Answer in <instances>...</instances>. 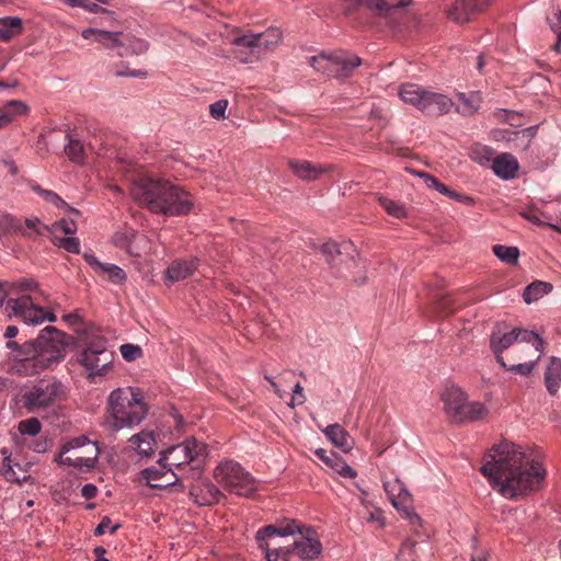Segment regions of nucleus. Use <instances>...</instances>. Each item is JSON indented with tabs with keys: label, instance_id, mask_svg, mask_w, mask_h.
Instances as JSON below:
<instances>
[{
	"label": "nucleus",
	"instance_id": "5701e85b",
	"mask_svg": "<svg viewBox=\"0 0 561 561\" xmlns=\"http://www.w3.org/2000/svg\"><path fill=\"white\" fill-rule=\"evenodd\" d=\"M288 165L294 174L304 181H314L333 170L331 164H313L307 160H289Z\"/></svg>",
	"mask_w": 561,
	"mask_h": 561
},
{
	"label": "nucleus",
	"instance_id": "a878e982",
	"mask_svg": "<svg viewBox=\"0 0 561 561\" xmlns=\"http://www.w3.org/2000/svg\"><path fill=\"white\" fill-rule=\"evenodd\" d=\"M545 386L551 396H556L561 386V359L551 356L545 371Z\"/></svg>",
	"mask_w": 561,
	"mask_h": 561
},
{
	"label": "nucleus",
	"instance_id": "5fc2aeb1",
	"mask_svg": "<svg viewBox=\"0 0 561 561\" xmlns=\"http://www.w3.org/2000/svg\"><path fill=\"white\" fill-rule=\"evenodd\" d=\"M419 175L423 176L425 179V183L428 187H432V188L438 191L443 195L449 193V187H447L445 184L439 182L435 176L426 174V173H419Z\"/></svg>",
	"mask_w": 561,
	"mask_h": 561
},
{
	"label": "nucleus",
	"instance_id": "473e14b6",
	"mask_svg": "<svg viewBox=\"0 0 561 561\" xmlns=\"http://www.w3.org/2000/svg\"><path fill=\"white\" fill-rule=\"evenodd\" d=\"M383 489L396 507H398L399 503H404L410 496L404 484L397 478L390 481H385Z\"/></svg>",
	"mask_w": 561,
	"mask_h": 561
},
{
	"label": "nucleus",
	"instance_id": "a18cd8bd",
	"mask_svg": "<svg viewBox=\"0 0 561 561\" xmlns=\"http://www.w3.org/2000/svg\"><path fill=\"white\" fill-rule=\"evenodd\" d=\"M81 36L84 38V39H90L92 37H94L95 42H103L104 39H112V41H116L117 39V34L116 33H113V32H110V31H103V30H98V28H84L82 32H81Z\"/></svg>",
	"mask_w": 561,
	"mask_h": 561
},
{
	"label": "nucleus",
	"instance_id": "7c9ffc66",
	"mask_svg": "<svg viewBox=\"0 0 561 561\" xmlns=\"http://www.w3.org/2000/svg\"><path fill=\"white\" fill-rule=\"evenodd\" d=\"M456 98L459 102L456 111L463 116H471L480 108L481 96L478 92H471L469 94L458 92Z\"/></svg>",
	"mask_w": 561,
	"mask_h": 561
},
{
	"label": "nucleus",
	"instance_id": "ddd939ff",
	"mask_svg": "<svg viewBox=\"0 0 561 561\" xmlns=\"http://www.w3.org/2000/svg\"><path fill=\"white\" fill-rule=\"evenodd\" d=\"M114 360V352L103 336L91 337L78 356V363L88 371L89 377L102 376Z\"/></svg>",
	"mask_w": 561,
	"mask_h": 561
},
{
	"label": "nucleus",
	"instance_id": "6e6d98bb",
	"mask_svg": "<svg viewBox=\"0 0 561 561\" xmlns=\"http://www.w3.org/2000/svg\"><path fill=\"white\" fill-rule=\"evenodd\" d=\"M167 471H168V476H165L160 481V483H163V488L169 486V485H174L178 483H182L183 480L188 479V474L174 472L173 470L170 471L169 469Z\"/></svg>",
	"mask_w": 561,
	"mask_h": 561
},
{
	"label": "nucleus",
	"instance_id": "aec40b11",
	"mask_svg": "<svg viewBox=\"0 0 561 561\" xmlns=\"http://www.w3.org/2000/svg\"><path fill=\"white\" fill-rule=\"evenodd\" d=\"M199 259H176L170 263L163 273L164 284H173L191 277L199 266Z\"/></svg>",
	"mask_w": 561,
	"mask_h": 561
},
{
	"label": "nucleus",
	"instance_id": "052dcab7",
	"mask_svg": "<svg viewBox=\"0 0 561 561\" xmlns=\"http://www.w3.org/2000/svg\"><path fill=\"white\" fill-rule=\"evenodd\" d=\"M121 527L119 524L112 526V520L108 516H103L99 525L94 529V536H102L105 529L110 528L111 534H114Z\"/></svg>",
	"mask_w": 561,
	"mask_h": 561
},
{
	"label": "nucleus",
	"instance_id": "c756f323",
	"mask_svg": "<svg viewBox=\"0 0 561 561\" xmlns=\"http://www.w3.org/2000/svg\"><path fill=\"white\" fill-rule=\"evenodd\" d=\"M425 90L426 89L419 84L403 83L400 85L398 94L404 103L413 105L420 110Z\"/></svg>",
	"mask_w": 561,
	"mask_h": 561
},
{
	"label": "nucleus",
	"instance_id": "39448f33",
	"mask_svg": "<svg viewBox=\"0 0 561 561\" xmlns=\"http://www.w3.org/2000/svg\"><path fill=\"white\" fill-rule=\"evenodd\" d=\"M64 336L56 328L46 327L36 340L24 343L25 356L20 357L18 370L34 375L59 363L66 352Z\"/></svg>",
	"mask_w": 561,
	"mask_h": 561
},
{
	"label": "nucleus",
	"instance_id": "1a4fd4ad",
	"mask_svg": "<svg viewBox=\"0 0 561 561\" xmlns=\"http://www.w3.org/2000/svg\"><path fill=\"white\" fill-rule=\"evenodd\" d=\"M538 340L540 341V346L535 340H518L506 354V366L502 367L520 376H529L545 352V341L539 335Z\"/></svg>",
	"mask_w": 561,
	"mask_h": 561
},
{
	"label": "nucleus",
	"instance_id": "79ce46f5",
	"mask_svg": "<svg viewBox=\"0 0 561 561\" xmlns=\"http://www.w3.org/2000/svg\"><path fill=\"white\" fill-rule=\"evenodd\" d=\"M134 229L125 227L113 234L112 243L116 248L122 249L128 253L134 237Z\"/></svg>",
	"mask_w": 561,
	"mask_h": 561
},
{
	"label": "nucleus",
	"instance_id": "a211bd4d",
	"mask_svg": "<svg viewBox=\"0 0 561 561\" xmlns=\"http://www.w3.org/2000/svg\"><path fill=\"white\" fill-rule=\"evenodd\" d=\"M491 2L492 0H456L447 11V18L458 24L468 23L484 12Z\"/></svg>",
	"mask_w": 561,
	"mask_h": 561
},
{
	"label": "nucleus",
	"instance_id": "72a5a7b5",
	"mask_svg": "<svg viewBox=\"0 0 561 561\" xmlns=\"http://www.w3.org/2000/svg\"><path fill=\"white\" fill-rule=\"evenodd\" d=\"M553 289V286L551 283L542 282V280H536L531 284H529L523 293V299L526 304H531L534 301H537L545 295H548Z\"/></svg>",
	"mask_w": 561,
	"mask_h": 561
},
{
	"label": "nucleus",
	"instance_id": "4be33fe9",
	"mask_svg": "<svg viewBox=\"0 0 561 561\" xmlns=\"http://www.w3.org/2000/svg\"><path fill=\"white\" fill-rule=\"evenodd\" d=\"M84 261L101 276H106L113 284H124L127 279V275L123 268L115 264L102 263L98 260L94 254L84 253Z\"/></svg>",
	"mask_w": 561,
	"mask_h": 561
},
{
	"label": "nucleus",
	"instance_id": "412c9836",
	"mask_svg": "<svg viewBox=\"0 0 561 561\" xmlns=\"http://www.w3.org/2000/svg\"><path fill=\"white\" fill-rule=\"evenodd\" d=\"M454 102L445 94L425 90L420 111L426 115H444L450 112Z\"/></svg>",
	"mask_w": 561,
	"mask_h": 561
},
{
	"label": "nucleus",
	"instance_id": "b1692460",
	"mask_svg": "<svg viewBox=\"0 0 561 561\" xmlns=\"http://www.w3.org/2000/svg\"><path fill=\"white\" fill-rule=\"evenodd\" d=\"M518 169V161L512 153H502L492 159L493 172L503 180L514 179Z\"/></svg>",
	"mask_w": 561,
	"mask_h": 561
},
{
	"label": "nucleus",
	"instance_id": "e433bc0d",
	"mask_svg": "<svg viewBox=\"0 0 561 561\" xmlns=\"http://www.w3.org/2000/svg\"><path fill=\"white\" fill-rule=\"evenodd\" d=\"M377 201L389 216L397 219H403L408 216V211L403 203L393 201L383 195H377Z\"/></svg>",
	"mask_w": 561,
	"mask_h": 561
},
{
	"label": "nucleus",
	"instance_id": "4c0bfd02",
	"mask_svg": "<svg viewBox=\"0 0 561 561\" xmlns=\"http://www.w3.org/2000/svg\"><path fill=\"white\" fill-rule=\"evenodd\" d=\"M151 250V241L150 239L144 234L134 232V237L131 240V244L128 251V254L131 256L140 257Z\"/></svg>",
	"mask_w": 561,
	"mask_h": 561
},
{
	"label": "nucleus",
	"instance_id": "7ed1b4c3",
	"mask_svg": "<svg viewBox=\"0 0 561 561\" xmlns=\"http://www.w3.org/2000/svg\"><path fill=\"white\" fill-rule=\"evenodd\" d=\"M133 198L152 214L168 217L188 215L194 207L192 195L169 180L142 176L134 181Z\"/></svg>",
	"mask_w": 561,
	"mask_h": 561
},
{
	"label": "nucleus",
	"instance_id": "8fccbe9b",
	"mask_svg": "<svg viewBox=\"0 0 561 561\" xmlns=\"http://www.w3.org/2000/svg\"><path fill=\"white\" fill-rule=\"evenodd\" d=\"M416 543L412 540H405L402 542L397 561H414Z\"/></svg>",
	"mask_w": 561,
	"mask_h": 561
},
{
	"label": "nucleus",
	"instance_id": "20e7f679",
	"mask_svg": "<svg viewBox=\"0 0 561 561\" xmlns=\"http://www.w3.org/2000/svg\"><path fill=\"white\" fill-rule=\"evenodd\" d=\"M14 295L18 297H10L5 302V311L9 317H15L30 324L56 321L55 313L36 305L37 296L42 295V291L33 278H21L12 283L0 284V307L8 296Z\"/></svg>",
	"mask_w": 561,
	"mask_h": 561
},
{
	"label": "nucleus",
	"instance_id": "a19ab883",
	"mask_svg": "<svg viewBox=\"0 0 561 561\" xmlns=\"http://www.w3.org/2000/svg\"><path fill=\"white\" fill-rule=\"evenodd\" d=\"M68 142L65 146V153L69 158L70 161L81 164L84 161V147L78 139L72 138L70 135H67Z\"/></svg>",
	"mask_w": 561,
	"mask_h": 561
},
{
	"label": "nucleus",
	"instance_id": "4d7b16f0",
	"mask_svg": "<svg viewBox=\"0 0 561 561\" xmlns=\"http://www.w3.org/2000/svg\"><path fill=\"white\" fill-rule=\"evenodd\" d=\"M167 471H168V476H165L160 481V483H163V488L169 486V485H174L178 483H182L183 480L188 479V474L174 472L173 470L170 471L169 469Z\"/></svg>",
	"mask_w": 561,
	"mask_h": 561
},
{
	"label": "nucleus",
	"instance_id": "e2e57ef3",
	"mask_svg": "<svg viewBox=\"0 0 561 561\" xmlns=\"http://www.w3.org/2000/svg\"><path fill=\"white\" fill-rule=\"evenodd\" d=\"M321 252L329 259H333L335 255L340 254V249L337 243L331 241L322 244Z\"/></svg>",
	"mask_w": 561,
	"mask_h": 561
},
{
	"label": "nucleus",
	"instance_id": "680f3d73",
	"mask_svg": "<svg viewBox=\"0 0 561 561\" xmlns=\"http://www.w3.org/2000/svg\"><path fill=\"white\" fill-rule=\"evenodd\" d=\"M305 401H306V397L304 394V388L298 382V383L295 385V387L293 389V397H291V401H290L289 405L291 408H295L296 405L304 404Z\"/></svg>",
	"mask_w": 561,
	"mask_h": 561
},
{
	"label": "nucleus",
	"instance_id": "09e8293b",
	"mask_svg": "<svg viewBox=\"0 0 561 561\" xmlns=\"http://www.w3.org/2000/svg\"><path fill=\"white\" fill-rule=\"evenodd\" d=\"M551 30L557 36V42L553 49L559 53L561 47V11L558 10L553 13V18H548Z\"/></svg>",
	"mask_w": 561,
	"mask_h": 561
},
{
	"label": "nucleus",
	"instance_id": "c9c22d12",
	"mask_svg": "<svg viewBox=\"0 0 561 561\" xmlns=\"http://www.w3.org/2000/svg\"><path fill=\"white\" fill-rule=\"evenodd\" d=\"M22 32V20L18 16L0 19V41L8 42Z\"/></svg>",
	"mask_w": 561,
	"mask_h": 561
},
{
	"label": "nucleus",
	"instance_id": "4468645a",
	"mask_svg": "<svg viewBox=\"0 0 561 561\" xmlns=\"http://www.w3.org/2000/svg\"><path fill=\"white\" fill-rule=\"evenodd\" d=\"M61 392V382L56 380H39L24 392V405L30 412H36L53 404L60 398Z\"/></svg>",
	"mask_w": 561,
	"mask_h": 561
},
{
	"label": "nucleus",
	"instance_id": "864d4df0",
	"mask_svg": "<svg viewBox=\"0 0 561 561\" xmlns=\"http://www.w3.org/2000/svg\"><path fill=\"white\" fill-rule=\"evenodd\" d=\"M119 350L123 358L128 362L135 360L141 355V348L137 345L123 344Z\"/></svg>",
	"mask_w": 561,
	"mask_h": 561
},
{
	"label": "nucleus",
	"instance_id": "9d476101",
	"mask_svg": "<svg viewBox=\"0 0 561 561\" xmlns=\"http://www.w3.org/2000/svg\"><path fill=\"white\" fill-rule=\"evenodd\" d=\"M214 477L230 493L248 497L256 491V480L233 460L220 462Z\"/></svg>",
	"mask_w": 561,
	"mask_h": 561
},
{
	"label": "nucleus",
	"instance_id": "3c124183",
	"mask_svg": "<svg viewBox=\"0 0 561 561\" xmlns=\"http://www.w3.org/2000/svg\"><path fill=\"white\" fill-rule=\"evenodd\" d=\"M50 234H54L57 230H61L65 234H75L77 231V225L73 220L61 219L54 222L50 227Z\"/></svg>",
	"mask_w": 561,
	"mask_h": 561
},
{
	"label": "nucleus",
	"instance_id": "9b49d317",
	"mask_svg": "<svg viewBox=\"0 0 561 561\" xmlns=\"http://www.w3.org/2000/svg\"><path fill=\"white\" fill-rule=\"evenodd\" d=\"M309 65L329 78H346L362 65V59L345 51L320 53L309 58Z\"/></svg>",
	"mask_w": 561,
	"mask_h": 561
},
{
	"label": "nucleus",
	"instance_id": "c85d7f7f",
	"mask_svg": "<svg viewBox=\"0 0 561 561\" xmlns=\"http://www.w3.org/2000/svg\"><path fill=\"white\" fill-rule=\"evenodd\" d=\"M129 443L140 456L149 457L154 453L156 438L151 431H141L133 435Z\"/></svg>",
	"mask_w": 561,
	"mask_h": 561
},
{
	"label": "nucleus",
	"instance_id": "774afa93",
	"mask_svg": "<svg viewBox=\"0 0 561 561\" xmlns=\"http://www.w3.org/2000/svg\"><path fill=\"white\" fill-rule=\"evenodd\" d=\"M445 196H448L449 198H451L454 201L461 202L467 205H471L473 203L472 197L467 196V195H461L455 191H451L450 188H449V193L445 194Z\"/></svg>",
	"mask_w": 561,
	"mask_h": 561
},
{
	"label": "nucleus",
	"instance_id": "f8f14e48",
	"mask_svg": "<svg viewBox=\"0 0 561 561\" xmlns=\"http://www.w3.org/2000/svg\"><path fill=\"white\" fill-rule=\"evenodd\" d=\"M207 446L192 437L185 439L179 445H174L163 451L159 462H164L169 470L176 469L180 473L186 474V469L191 471V463L206 457Z\"/></svg>",
	"mask_w": 561,
	"mask_h": 561
},
{
	"label": "nucleus",
	"instance_id": "603ef678",
	"mask_svg": "<svg viewBox=\"0 0 561 561\" xmlns=\"http://www.w3.org/2000/svg\"><path fill=\"white\" fill-rule=\"evenodd\" d=\"M454 301L449 295H444L438 298L436 302V308L439 311L440 316H448L455 311L453 306Z\"/></svg>",
	"mask_w": 561,
	"mask_h": 561
},
{
	"label": "nucleus",
	"instance_id": "dca6fc26",
	"mask_svg": "<svg viewBox=\"0 0 561 561\" xmlns=\"http://www.w3.org/2000/svg\"><path fill=\"white\" fill-rule=\"evenodd\" d=\"M201 473L199 467H191L190 477L197 480L190 488V496L198 506L214 505L219 502L222 493L213 482L201 478Z\"/></svg>",
	"mask_w": 561,
	"mask_h": 561
},
{
	"label": "nucleus",
	"instance_id": "37998d69",
	"mask_svg": "<svg viewBox=\"0 0 561 561\" xmlns=\"http://www.w3.org/2000/svg\"><path fill=\"white\" fill-rule=\"evenodd\" d=\"M2 460L0 463V473L8 480L12 482H20V477L15 472L13 468L12 460L8 450L5 448L1 449Z\"/></svg>",
	"mask_w": 561,
	"mask_h": 561
},
{
	"label": "nucleus",
	"instance_id": "69168bd1",
	"mask_svg": "<svg viewBox=\"0 0 561 561\" xmlns=\"http://www.w3.org/2000/svg\"><path fill=\"white\" fill-rule=\"evenodd\" d=\"M96 494L98 488L92 483H87L81 489V495L87 500L94 499Z\"/></svg>",
	"mask_w": 561,
	"mask_h": 561
},
{
	"label": "nucleus",
	"instance_id": "393cba45",
	"mask_svg": "<svg viewBox=\"0 0 561 561\" xmlns=\"http://www.w3.org/2000/svg\"><path fill=\"white\" fill-rule=\"evenodd\" d=\"M316 455L332 470L344 478L354 479L357 473L335 453L328 454L327 450L320 448L316 450Z\"/></svg>",
	"mask_w": 561,
	"mask_h": 561
},
{
	"label": "nucleus",
	"instance_id": "0eeeda50",
	"mask_svg": "<svg viewBox=\"0 0 561 561\" xmlns=\"http://www.w3.org/2000/svg\"><path fill=\"white\" fill-rule=\"evenodd\" d=\"M440 401L447 419L455 424L479 421L488 414L484 404L468 401L467 394L457 386L445 388Z\"/></svg>",
	"mask_w": 561,
	"mask_h": 561
},
{
	"label": "nucleus",
	"instance_id": "f03ea898",
	"mask_svg": "<svg viewBox=\"0 0 561 561\" xmlns=\"http://www.w3.org/2000/svg\"><path fill=\"white\" fill-rule=\"evenodd\" d=\"M255 539L266 561H312L322 552L316 530L294 519L264 526Z\"/></svg>",
	"mask_w": 561,
	"mask_h": 561
},
{
	"label": "nucleus",
	"instance_id": "58836bf2",
	"mask_svg": "<svg viewBox=\"0 0 561 561\" xmlns=\"http://www.w3.org/2000/svg\"><path fill=\"white\" fill-rule=\"evenodd\" d=\"M492 252L503 263L516 265L518 262L519 250L517 247L495 244L492 248Z\"/></svg>",
	"mask_w": 561,
	"mask_h": 561
},
{
	"label": "nucleus",
	"instance_id": "bf43d9fd",
	"mask_svg": "<svg viewBox=\"0 0 561 561\" xmlns=\"http://www.w3.org/2000/svg\"><path fill=\"white\" fill-rule=\"evenodd\" d=\"M228 107V101L227 100H218L215 103L210 104L209 112L210 115L216 118H225V113Z\"/></svg>",
	"mask_w": 561,
	"mask_h": 561
},
{
	"label": "nucleus",
	"instance_id": "ea45409f",
	"mask_svg": "<svg viewBox=\"0 0 561 561\" xmlns=\"http://www.w3.org/2000/svg\"><path fill=\"white\" fill-rule=\"evenodd\" d=\"M160 467H151L146 468L142 470V477L147 481V483L154 489H162L163 483H160V481L168 476V471H165V468L168 466H164V462H159Z\"/></svg>",
	"mask_w": 561,
	"mask_h": 561
},
{
	"label": "nucleus",
	"instance_id": "2eb2a0df",
	"mask_svg": "<svg viewBox=\"0 0 561 561\" xmlns=\"http://www.w3.org/2000/svg\"><path fill=\"white\" fill-rule=\"evenodd\" d=\"M520 339H526V341H529V339L535 340L540 346L538 334L534 331L515 328L510 332H501L500 330L492 332L490 336V348L501 366H506V355H504V352L508 348H513Z\"/></svg>",
	"mask_w": 561,
	"mask_h": 561
},
{
	"label": "nucleus",
	"instance_id": "f3484780",
	"mask_svg": "<svg viewBox=\"0 0 561 561\" xmlns=\"http://www.w3.org/2000/svg\"><path fill=\"white\" fill-rule=\"evenodd\" d=\"M231 45L233 57L242 64H251L261 58L262 53L255 33L237 35L232 38Z\"/></svg>",
	"mask_w": 561,
	"mask_h": 561
},
{
	"label": "nucleus",
	"instance_id": "de8ad7c7",
	"mask_svg": "<svg viewBox=\"0 0 561 561\" xmlns=\"http://www.w3.org/2000/svg\"><path fill=\"white\" fill-rule=\"evenodd\" d=\"M492 156H493V151L485 146L477 145V146L472 147L471 151H470L471 159L473 161L479 162L482 165L492 161V159H493Z\"/></svg>",
	"mask_w": 561,
	"mask_h": 561
},
{
	"label": "nucleus",
	"instance_id": "6ab92c4d",
	"mask_svg": "<svg viewBox=\"0 0 561 561\" xmlns=\"http://www.w3.org/2000/svg\"><path fill=\"white\" fill-rule=\"evenodd\" d=\"M1 225L7 227L13 232H19L23 237L35 239L36 237H43L50 234L49 226L42 222L37 217L26 218L22 224L19 219L11 215H4L1 220Z\"/></svg>",
	"mask_w": 561,
	"mask_h": 561
},
{
	"label": "nucleus",
	"instance_id": "bb28decb",
	"mask_svg": "<svg viewBox=\"0 0 561 561\" xmlns=\"http://www.w3.org/2000/svg\"><path fill=\"white\" fill-rule=\"evenodd\" d=\"M323 433L333 445L341 448L343 451H350L353 448V438L340 424H331L327 426V428L323 430Z\"/></svg>",
	"mask_w": 561,
	"mask_h": 561
},
{
	"label": "nucleus",
	"instance_id": "0e129e2a",
	"mask_svg": "<svg viewBox=\"0 0 561 561\" xmlns=\"http://www.w3.org/2000/svg\"><path fill=\"white\" fill-rule=\"evenodd\" d=\"M115 75L117 77H133V78H141V79H145L147 78L148 76V71L147 70H141V69H138V70H133V71H129V70H119L117 69L115 71Z\"/></svg>",
	"mask_w": 561,
	"mask_h": 561
},
{
	"label": "nucleus",
	"instance_id": "c03bdc74",
	"mask_svg": "<svg viewBox=\"0 0 561 561\" xmlns=\"http://www.w3.org/2000/svg\"><path fill=\"white\" fill-rule=\"evenodd\" d=\"M53 243L70 253L78 254L80 252V241L78 238L72 237V234L65 238H58L54 236Z\"/></svg>",
	"mask_w": 561,
	"mask_h": 561
},
{
	"label": "nucleus",
	"instance_id": "49530a36",
	"mask_svg": "<svg viewBox=\"0 0 561 561\" xmlns=\"http://www.w3.org/2000/svg\"><path fill=\"white\" fill-rule=\"evenodd\" d=\"M42 430V424L36 417H30L19 423V432L22 435L35 436Z\"/></svg>",
	"mask_w": 561,
	"mask_h": 561
},
{
	"label": "nucleus",
	"instance_id": "423d86ee",
	"mask_svg": "<svg viewBox=\"0 0 561 561\" xmlns=\"http://www.w3.org/2000/svg\"><path fill=\"white\" fill-rule=\"evenodd\" d=\"M148 404L137 388H117L107 399L106 422L117 432L138 426L148 414Z\"/></svg>",
	"mask_w": 561,
	"mask_h": 561
},
{
	"label": "nucleus",
	"instance_id": "13d9d810",
	"mask_svg": "<svg viewBox=\"0 0 561 561\" xmlns=\"http://www.w3.org/2000/svg\"><path fill=\"white\" fill-rule=\"evenodd\" d=\"M128 51L130 54L140 55L148 50V43L140 38H129L128 39Z\"/></svg>",
	"mask_w": 561,
	"mask_h": 561
},
{
	"label": "nucleus",
	"instance_id": "6e6552de",
	"mask_svg": "<svg viewBox=\"0 0 561 561\" xmlns=\"http://www.w3.org/2000/svg\"><path fill=\"white\" fill-rule=\"evenodd\" d=\"M98 457V444L91 442L85 435H81L64 443L59 454L55 457V461L60 466L90 471L95 467Z\"/></svg>",
	"mask_w": 561,
	"mask_h": 561
},
{
	"label": "nucleus",
	"instance_id": "2f4dec72",
	"mask_svg": "<svg viewBox=\"0 0 561 561\" xmlns=\"http://www.w3.org/2000/svg\"><path fill=\"white\" fill-rule=\"evenodd\" d=\"M262 51H273L283 41V32L279 27H268L262 33H255Z\"/></svg>",
	"mask_w": 561,
	"mask_h": 561
},
{
	"label": "nucleus",
	"instance_id": "f704fd0d",
	"mask_svg": "<svg viewBox=\"0 0 561 561\" xmlns=\"http://www.w3.org/2000/svg\"><path fill=\"white\" fill-rule=\"evenodd\" d=\"M30 187L34 193L39 195L46 203L51 204L57 208H67L75 214H79L77 209L70 207L57 193L50 190H45L35 182H31Z\"/></svg>",
	"mask_w": 561,
	"mask_h": 561
},
{
	"label": "nucleus",
	"instance_id": "cd10ccee",
	"mask_svg": "<svg viewBox=\"0 0 561 561\" xmlns=\"http://www.w3.org/2000/svg\"><path fill=\"white\" fill-rule=\"evenodd\" d=\"M28 106L18 100L8 101L3 106L0 107V129L7 127L16 117L26 115Z\"/></svg>",
	"mask_w": 561,
	"mask_h": 561
},
{
	"label": "nucleus",
	"instance_id": "338daca9",
	"mask_svg": "<svg viewBox=\"0 0 561 561\" xmlns=\"http://www.w3.org/2000/svg\"><path fill=\"white\" fill-rule=\"evenodd\" d=\"M80 8H83L84 10L92 12V13H99L104 12L105 9L99 5L98 3L90 2L88 0H81L80 4L78 5Z\"/></svg>",
	"mask_w": 561,
	"mask_h": 561
},
{
	"label": "nucleus",
	"instance_id": "f257e3e1",
	"mask_svg": "<svg viewBox=\"0 0 561 561\" xmlns=\"http://www.w3.org/2000/svg\"><path fill=\"white\" fill-rule=\"evenodd\" d=\"M480 471L493 489L510 500L539 489L546 478V469L539 461L507 442L490 450Z\"/></svg>",
	"mask_w": 561,
	"mask_h": 561
}]
</instances>
